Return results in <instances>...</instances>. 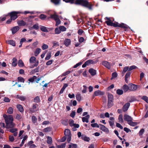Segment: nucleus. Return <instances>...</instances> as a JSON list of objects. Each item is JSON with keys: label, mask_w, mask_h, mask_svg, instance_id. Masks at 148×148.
Segmentation results:
<instances>
[{"label": "nucleus", "mask_w": 148, "mask_h": 148, "mask_svg": "<svg viewBox=\"0 0 148 148\" xmlns=\"http://www.w3.org/2000/svg\"><path fill=\"white\" fill-rule=\"evenodd\" d=\"M74 3L76 5H82L88 8L90 10L92 9V4L86 0H76Z\"/></svg>", "instance_id": "f257e3e1"}, {"label": "nucleus", "mask_w": 148, "mask_h": 148, "mask_svg": "<svg viewBox=\"0 0 148 148\" xmlns=\"http://www.w3.org/2000/svg\"><path fill=\"white\" fill-rule=\"evenodd\" d=\"M5 121L6 124L5 127L7 128H13L15 125V123L13 122V118L11 115H8Z\"/></svg>", "instance_id": "f03ea898"}, {"label": "nucleus", "mask_w": 148, "mask_h": 148, "mask_svg": "<svg viewBox=\"0 0 148 148\" xmlns=\"http://www.w3.org/2000/svg\"><path fill=\"white\" fill-rule=\"evenodd\" d=\"M123 118L124 120L127 121V123L130 126H134L137 125V123L133 122V118L127 114L124 115Z\"/></svg>", "instance_id": "7ed1b4c3"}, {"label": "nucleus", "mask_w": 148, "mask_h": 148, "mask_svg": "<svg viewBox=\"0 0 148 148\" xmlns=\"http://www.w3.org/2000/svg\"><path fill=\"white\" fill-rule=\"evenodd\" d=\"M20 13H23L20 12L13 11L9 13L8 15L10 16L11 20L14 21L17 18V15Z\"/></svg>", "instance_id": "20e7f679"}, {"label": "nucleus", "mask_w": 148, "mask_h": 148, "mask_svg": "<svg viewBox=\"0 0 148 148\" xmlns=\"http://www.w3.org/2000/svg\"><path fill=\"white\" fill-rule=\"evenodd\" d=\"M98 60H96L95 61H94L93 60H89L86 61L84 64L82 65V67L83 68H84L86 67L87 66H88L91 64H96L97 62H98Z\"/></svg>", "instance_id": "39448f33"}, {"label": "nucleus", "mask_w": 148, "mask_h": 148, "mask_svg": "<svg viewBox=\"0 0 148 148\" xmlns=\"http://www.w3.org/2000/svg\"><path fill=\"white\" fill-rule=\"evenodd\" d=\"M112 26H113L115 27H121L123 28L126 29H127L128 27V26L125 24L123 23L119 24L117 23H112Z\"/></svg>", "instance_id": "423d86ee"}, {"label": "nucleus", "mask_w": 148, "mask_h": 148, "mask_svg": "<svg viewBox=\"0 0 148 148\" xmlns=\"http://www.w3.org/2000/svg\"><path fill=\"white\" fill-rule=\"evenodd\" d=\"M50 18L54 19L56 21V26H58L60 23V21L59 20L58 16L56 14H54L51 15Z\"/></svg>", "instance_id": "0eeeda50"}, {"label": "nucleus", "mask_w": 148, "mask_h": 148, "mask_svg": "<svg viewBox=\"0 0 148 148\" xmlns=\"http://www.w3.org/2000/svg\"><path fill=\"white\" fill-rule=\"evenodd\" d=\"M29 62L31 64H33L35 63L34 65V66H37L39 63L38 60H36V58L34 56H32L29 59Z\"/></svg>", "instance_id": "6e6552de"}, {"label": "nucleus", "mask_w": 148, "mask_h": 148, "mask_svg": "<svg viewBox=\"0 0 148 148\" xmlns=\"http://www.w3.org/2000/svg\"><path fill=\"white\" fill-rule=\"evenodd\" d=\"M130 90L131 91H134L137 89V86L136 85L131 84L129 85Z\"/></svg>", "instance_id": "1a4fd4ad"}, {"label": "nucleus", "mask_w": 148, "mask_h": 148, "mask_svg": "<svg viewBox=\"0 0 148 148\" xmlns=\"http://www.w3.org/2000/svg\"><path fill=\"white\" fill-rule=\"evenodd\" d=\"M38 106V105L37 104H33L32 108L30 110V112L32 113H34L38 111V109L37 108Z\"/></svg>", "instance_id": "9d476101"}, {"label": "nucleus", "mask_w": 148, "mask_h": 148, "mask_svg": "<svg viewBox=\"0 0 148 148\" xmlns=\"http://www.w3.org/2000/svg\"><path fill=\"white\" fill-rule=\"evenodd\" d=\"M102 64L108 69H110V65L109 62L107 61H104L102 62Z\"/></svg>", "instance_id": "9b49d317"}, {"label": "nucleus", "mask_w": 148, "mask_h": 148, "mask_svg": "<svg viewBox=\"0 0 148 148\" xmlns=\"http://www.w3.org/2000/svg\"><path fill=\"white\" fill-rule=\"evenodd\" d=\"M17 23L19 26H24L28 25L27 23H26L24 21L22 20L18 21Z\"/></svg>", "instance_id": "f8f14e48"}, {"label": "nucleus", "mask_w": 148, "mask_h": 148, "mask_svg": "<svg viewBox=\"0 0 148 148\" xmlns=\"http://www.w3.org/2000/svg\"><path fill=\"white\" fill-rule=\"evenodd\" d=\"M19 27L18 26H16L13 27L11 29L12 34H15L19 30Z\"/></svg>", "instance_id": "ddd939ff"}, {"label": "nucleus", "mask_w": 148, "mask_h": 148, "mask_svg": "<svg viewBox=\"0 0 148 148\" xmlns=\"http://www.w3.org/2000/svg\"><path fill=\"white\" fill-rule=\"evenodd\" d=\"M99 127L100 129L102 131L106 132H108V130L104 125L102 124H99Z\"/></svg>", "instance_id": "4468645a"}, {"label": "nucleus", "mask_w": 148, "mask_h": 148, "mask_svg": "<svg viewBox=\"0 0 148 148\" xmlns=\"http://www.w3.org/2000/svg\"><path fill=\"white\" fill-rule=\"evenodd\" d=\"M88 72L92 76H94L96 74V71L92 68L90 69Z\"/></svg>", "instance_id": "2eb2a0df"}, {"label": "nucleus", "mask_w": 148, "mask_h": 148, "mask_svg": "<svg viewBox=\"0 0 148 148\" xmlns=\"http://www.w3.org/2000/svg\"><path fill=\"white\" fill-rule=\"evenodd\" d=\"M89 118V115H87L86 116L82 118V121L83 122H86L88 123V119Z\"/></svg>", "instance_id": "dca6fc26"}, {"label": "nucleus", "mask_w": 148, "mask_h": 148, "mask_svg": "<svg viewBox=\"0 0 148 148\" xmlns=\"http://www.w3.org/2000/svg\"><path fill=\"white\" fill-rule=\"evenodd\" d=\"M103 92H101L100 90H98L95 91L94 92V95L95 96H97L99 95H103L104 94Z\"/></svg>", "instance_id": "f3484780"}, {"label": "nucleus", "mask_w": 148, "mask_h": 148, "mask_svg": "<svg viewBox=\"0 0 148 148\" xmlns=\"http://www.w3.org/2000/svg\"><path fill=\"white\" fill-rule=\"evenodd\" d=\"M130 106V103H126L123 106V109L124 112L127 110L129 107Z\"/></svg>", "instance_id": "a211bd4d"}, {"label": "nucleus", "mask_w": 148, "mask_h": 148, "mask_svg": "<svg viewBox=\"0 0 148 148\" xmlns=\"http://www.w3.org/2000/svg\"><path fill=\"white\" fill-rule=\"evenodd\" d=\"M71 42V40L69 39H66L64 41V43L65 45L68 47L70 44Z\"/></svg>", "instance_id": "6ab92c4d"}, {"label": "nucleus", "mask_w": 148, "mask_h": 148, "mask_svg": "<svg viewBox=\"0 0 148 148\" xmlns=\"http://www.w3.org/2000/svg\"><path fill=\"white\" fill-rule=\"evenodd\" d=\"M6 42L7 43L13 46H15V42L12 40L6 41Z\"/></svg>", "instance_id": "aec40b11"}, {"label": "nucleus", "mask_w": 148, "mask_h": 148, "mask_svg": "<svg viewBox=\"0 0 148 148\" xmlns=\"http://www.w3.org/2000/svg\"><path fill=\"white\" fill-rule=\"evenodd\" d=\"M64 134L66 136H69L71 135V132L68 129L65 130L64 132Z\"/></svg>", "instance_id": "412c9836"}, {"label": "nucleus", "mask_w": 148, "mask_h": 148, "mask_svg": "<svg viewBox=\"0 0 148 148\" xmlns=\"http://www.w3.org/2000/svg\"><path fill=\"white\" fill-rule=\"evenodd\" d=\"M13 62L12 63V65L14 66H16L17 64V60L16 58H14L13 59Z\"/></svg>", "instance_id": "4be33fe9"}, {"label": "nucleus", "mask_w": 148, "mask_h": 148, "mask_svg": "<svg viewBox=\"0 0 148 148\" xmlns=\"http://www.w3.org/2000/svg\"><path fill=\"white\" fill-rule=\"evenodd\" d=\"M41 51V49L39 48H38L36 49V51L34 52V56H37V55L40 53Z\"/></svg>", "instance_id": "5701e85b"}, {"label": "nucleus", "mask_w": 148, "mask_h": 148, "mask_svg": "<svg viewBox=\"0 0 148 148\" xmlns=\"http://www.w3.org/2000/svg\"><path fill=\"white\" fill-rule=\"evenodd\" d=\"M106 18L108 20V21H106V23L109 26H112V22L111 21V20H110L109 18L108 17H106Z\"/></svg>", "instance_id": "b1692460"}, {"label": "nucleus", "mask_w": 148, "mask_h": 148, "mask_svg": "<svg viewBox=\"0 0 148 148\" xmlns=\"http://www.w3.org/2000/svg\"><path fill=\"white\" fill-rule=\"evenodd\" d=\"M40 30L42 32H48V30L47 29V28L45 26H40Z\"/></svg>", "instance_id": "393cba45"}, {"label": "nucleus", "mask_w": 148, "mask_h": 148, "mask_svg": "<svg viewBox=\"0 0 148 148\" xmlns=\"http://www.w3.org/2000/svg\"><path fill=\"white\" fill-rule=\"evenodd\" d=\"M17 108L18 110L21 112H23L24 111L23 108L22 106L21 105H18L17 106Z\"/></svg>", "instance_id": "a878e982"}, {"label": "nucleus", "mask_w": 148, "mask_h": 148, "mask_svg": "<svg viewBox=\"0 0 148 148\" xmlns=\"http://www.w3.org/2000/svg\"><path fill=\"white\" fill-rule=\"evenodd\" d=\"M118 120L119 122L120 123H123V116L122 114L119 115L118 117Z\"/></svg>", "instance_id": "bb28decb"}, {"label": "nucleus", "mask_w": 148, "mask_h": 148, "mask_svg": "<svg viewBox=\"0 0 148 148\" xmlns=\"http://www.w3.org/2000/svg\"><path fill=\"white\" fill-rule=\"evenodd\" d=\"M123 88L124 92H126L129 89L130 90V86L126 84L123 86Z\"/></svg>", "instance_id": "cd10ccee"}, {"label": "nucleus", "mask_w": 148, "mask_h": 148, "mask_svg": "<svg viewBox=\"0 0 148 148\" xmlns=\"http://www.w3.org/2000/svg\"><path fill=\"white\" fill-rule=\"evenodd\" d=\"M60 0H51V2L56 5H58L60 3Z\"/></svg>", "instance_id": "c85d7f7f"}, {"label": "nucleus", "mask_w": 148, "mask_h": 148, "mask_svg": "<svg viewBox=\"0 0 148 148\" xmlns=\"http://www.w3.org/2000/svg\"><path fill=\"white\" fill-rule=\"evenodd\" d=\"M66 145V143H63L60 145H57L56 146V148H65Z\"/></svg>", "instance_id": "c756f323"}, {"label": "nucleus", "mask_w": 148, "mask_h": 148, "mask_svg": "<svg viewBox=\"0 0 148 148\" xmlns=\"http://www.w3.org/2000/svg\"><path fill=\"white\" fill-rule=\"evenodd\" d=\"M52 142V138L51 137L48 136L47 138V143L48 144H51Z\"/></svg>", "instance_id": "7c9ffc66"}, {"label": "nucleus", "mask_w": 148, "mask_h": 148, "mask_svg": "<svg viewBox=\"0 0 148 148\" xmlns=\"http://www.w3.org/2000/svg\"><path fill=\"white\" fill-rule=\"evenodd\" d=\"M52 130V128L50 127H48L47 128H46L43 129V131L45 132H48L51 131Z\"/></svg>", "instance_id": "2f4dec72"}, {"label": "nucleus", "mask_w": 148, "mask_h": 148, "mask_svg": "<svg viewBox=\"0 0 148 148\" xmlns=\"http://www.w3.org/2000/svg\"><path fill=\"white\" fill-rule=\"evenodd\" d=\"M39 25L38 23H37L34 25L31 28L37 30L39 29Z\"/></svg>", "instance_id": "473e14b6"}, {"label": "nucleus", "mask_w": 148, "mask_h": 148, "mask_svg": "<svg viewBox=\"0 0 148 148\" xmlns=\"http://www.w3.org/2000/svg\"><path fill=\"white\" fill-rule=\"evenodd\" d=\"M51 57V53L50 52H49L47 53L46 56L45 58L46 60H48Z\"/></svg>", "instance_id": "72a5a7b5"}, {"label": "nucleus", "mask_w": 148, "mask_h": 148, "mask_svg": "<svg viewBox=\"0 0 148 148\" xmlns=\"http://www.w3.org/2000/svg\"><path fill=\"white\" fill-rule=\"evenodd\" d=\"M13 109L11 107H10L8 108L7 110L8 113L10 114H12L13 113Z\"/></svg>", "instance_id": "f704fd0d"}, {"label": "nucleus", "mask_w": 148, "mask_h": 148, "mask_svg": "<svg viewBox=\"0 0 148 148\" xmlns=\"http://www.w3.org/2000/svg\"><path fill=\"white\" fill-rule=\"evenodd\" d=\"M108 101H112L113 99V96L111 94H109L108 96Z\"/></svg>", "instance_id": "c9c22d12"}, {"label": "nucleus", "mask_w": 148, "mask_h": 148, "mask_svg": "<svg viewBox=\"0 0 148 148\" xmlns=\"http://www.w3.org/2000/svg\"><path fill=\"white\" fill-rule=\"evenodd\" d=\"M18 65L20 67H22L24 65V63L21 60H20L18 61Z\"/></svg>", "instance_id": "e433bc0d"}, {"label": "nucleus", "mask_w": 148, "mask_h": 148, "mask_svg": "<svg viewBox=\"0 0 148 148\" xmlns=\"http://www.w3.org/2000/svg\"><path fill=\"white\" fill-rule=\"evenodd\" d=\"M129 67L128 66H125L124 67L122 73L124 75L125 73L128 70L129 71Z\"/></svg>", "instance_id": "4c0bfd02"}, {"label": "nucleus", "mask_w": 148, "mask_h": 148, "mask_svg": "<svg viewBox=\"0 0 148 148\" xmlns=\"http://www.w3.org/2000/svg\"><path fill=\"white\" fill-rule=\"evenodd\" d=\"M141 99L145 101L147 103H148V97L147 96H144L141 97Z\"/></svg>", "instance_id": "58836bf2"}, {"label": "nucleus", "mask_w": 148, "mask_h": 148, "mask_svg": "<svg viewBox=\"0 0 148 148\" xmlns=\"http://www.w3.org/2000/svg\"><path fill=\"white\" fill-rule=\"evenodd\" d=\"M123 90L119 89H118L116 90V93L119 95H120L123 94Z\"/></svg>", "instance_id": "ea45409f"}, {"label": "nucleus", "mask_w": 148, "mask_h": 148, "mask_svg": "<svg viewBox=\"0 0 148 148\" xmlns=\"http://www.w3.org/2000/svg\"><path fill=\"white\" fill-rule=\"evenodd\" d=\"M66 3H69L71 4L74 3V0H62Z\"/></svg>", "instance_id": "a19ab883"}, {"label": "nucleus", "mask_w": 148, "mask_h": 148, "mask_svg": "<svg viewBox=\"0 0 148 148\" xmlns=\"http://www.w3.org/2000/svg\"><path fill=\"white\" fill-rule=\"evenodd\" d=\"M91 125L93 127H99V125L97 123H92L91 124Z\"/></svg>", "instance_id": "79ce46f5"}, {"label": "nucleus", "mask_w": 148, "mask_h": 148, "mask_svg": "<svg viewBox=\"0 0 148 148\" xmlns=\"http://www.w3.org/2000/svg\"><path fill=\"white\" fill-rule=\"evenodd\" d=\"M59 29L60 30V31H65L66 30V28L64 26H61L59 27Z\"/></svg>", "instance_id": "37998d69"}, {"label": "nucleus", "mask_w": 148, "mask_h": 148, "mask_svg": "<svg viewBox=\"0 0 148 148\" xmlns=\"http://www.w3.org/2000/svg\"><path fill=\"white\" fill-rule=\"evenodd\" d=\"M48 48V45L45 44H43L42 46V49L43 50H45Z\"/></svg>", "instance_id": "c03bdc74"}, {"label": "nucleus", "mask_w": 148, "mask_h": 148, "mask_svg": "<svg viewBox=\"0 0 148 148\" xmlns=\"http://www.w3.org/2000/svg\"><path fill=\"white\" fill-rule=\"evenodd\" d=\"M137 67L135 65H133L131 66H130L129 67V71H131L133 69H136L137 68Z\"/></svg>", "instance_id": "a18cd8bd"}, {"label": "nucleus", "mask_w": 148, "mask_h": 148, "mask_svg": "<svg viewBox=\"0 0 148 148\" xmlns=\"http://www.w3.org/2000/svg\"><path fill=\"white\" fill-rule=\"evenodd\" d=\"M40 18L42 20H44L47 17V16L46 15L43 14H41L40 16Z\"/></svg>", "instance_id": "49530a36"}, {"label": "nucleus", "mask_w": 148, "mask_h": 148, "mask_svg": "<svg viewBox=\"0 0 148 148\" xmlns=\"http://www.w3.org/2000/svg\"><path fill=\"white\" fill-rule=\"evenodd\" d=\"M18 97L19 99L22 101H24L25 99V97L23 96L18 95Z\"/></svg>", "instance_id": "de8ad7c7"}, {"label": "nucleus", "mask_w": 148, "mask_h": 148, "mask_svg": "<svg viewBox=\"0 0 148 148\" xmlns=\"http://www.w3.org/2000/svg\"><path fill=\"white\" fill-rule=\"evenodd\" d=\"M82 138L85 141H88L90 140V139L89 138L84 136H82Z\"/></svg>", "instance_id": "09e8293b"}, {"label": "nucleus", "mask_w": 148, "mask_h": 148, "mask_svg": "<svg viewBox=\"0 0 148 148\" xmlns=\"http://www.w3.org/2000/svg\"><path fill=\"white\" fill-rule=\"evenodd\" d=\"M76 97L77 100L78 101H80L81 100V96L80 94H77L76 95Z\"/></svg>", "instance_id": "8fccbe9b"}, {"label": "nucleus", "mask_w": 148, "mask_h": 148, "mask_svg": "<svg viewBox=\"0 0 148 148\" xmlns=\"http://www.w3.org/2000/svg\"><path fill=\"white\" fill-rule=\"evenodd\" d=\"M36 77L35 76H34L32 78H30L28 79V81L29 82H34L35 79H36Z\"/></svg>", "instance_id": "3c124183"}, {"label": "nucleus", "mask_w": 148, "mask_h": 148, "mask_svg": "<svg viewBox=\"0 0 148 148\" xmlns=\"http://www.w3.org/2000/svg\"><path fill=\"white\" fill-rule=\"evenodd\" d=\"M32 121L34 123H35L36 122L37 119L35 116H32Z\"/></svg>", "instance_id": "603ef678"}, {"label": "nucleus", "mask_w": 148, "mask_h": 148, "mask_svg": "<svg viewBox=\"0 0 148 148\" xmlns=\"http://www.w3.org/2000/svg\"><path fill=\"white\" fill-rule=\"evenodd\" d=\"M70 145V147H71L72 148H77V145L75 144L71 143Z\"/></svg>", "instance_id": "864d4df0"}, {"label": "nucleus", "mask_w": 148, "mask_h": 148, "mask_svg": "<svg viewBox=\"0 0 148 148\" xmlns=\"http://www.w3.org/2000/svg\"><path fill=\"white\" fill-rule=\"evenodd\" d=\"M34 101L36 103H38L40 101V98L38 97H36L34 99Z\"/></svg>", "instance_id": "5fc2aeb1"}, {"label": "nucleus", "mask_w": 148, "mask_h": 148, "mask_svg": "<svg viewBox=\"0 0 148 148\" xmlns=\"http://www.w3.org/2000/svg\"><path fill=\"white\" fill-rule=\"evenodd\" d=\"M55 31V34H60L61 32L60 30L59 29V28L58 29V28H56Z\"/></svg>", "instance_id": "6e6d98bb"}, {"label": "nucleus", "mask_w": 148, "mask_h": 148, "mask_svg": "<svg viewBox=\"0 0 148 148\" xmlns=\"http://www.w3.org/2000/svg\"><path fill=\"white\" fill-rule=\"evenodd\" d=\"M11 128L10 130V131L12 133H14L16 132L17 130V129L16 128Z\"/></svg>", "instance_id": "4d7b16f0"}, {"label": "nucleus", "mask_w": 148, "mask_h": 148, "mask_svg": "<svg viewBox=\"0 0 148 148\" xmlns=\"http://www.w3.org/2000/svg\"><path fill=\"white\" fill-rule=\"evenodd\" d=\"M71 71H66V72L63 73L62 74V75L63 76H65L68 75V74H69L71 72Z\"/></svg>", "instance_id": "13d9d810"}, {"label": "nucleus", "mask_w": 148, "mask_h": 148, "mask_svg": "<svg viewBox=\"0 0 148 148\" xmlns=\"http://www.w3.org/2000/svg\"><path fill=\"white\" fill-rule=\"evenodd\" d=\"M69 124L72 127L75 124L74 123V121L73 120H71L70 121Z\"/></svg>", "instance_id": "bf43d9fd"}, {"label": "nucleus", "mask_w": 148, "mask_h": 148, "mask_svg": "<svg viewBox=\"0 0 148 148\" xmlns=\"http://www.w3.org/2000/svg\"><path fill=\"white\" fill-rule=\"evenodd\" d=\"M18 80L19 82L24 83V79L22 77H18Z\"/></svg>", "instance_id": "052dcab7"}, {"label": "nucleus", "mask_w": 148, "mask_h": 148, "mask_svg": "<svg viewBox=\"0 0 148 148\" xmlns=\"http://www.w3.org/2000/svg\"><path fill=\"white\" fill-rule=\"evenodd\" d=\"M22 118V116H21L20 114H16V119L17 120H20Z\"/></svg>", "instance_id": "680f3d73"}, {"label": "nucleus", "mask_w": 148, "mask_h": 148, "mask_svg": "<svg viewBox=\"0 0 148 148\" xmlns=\"http://www.w3.org/2000/svg\"><path fill=\"white\" fill-rule=\"evenodd\" d=\"M144 132V130L143 129H141L140 131L139 132V136H141L143 134V133Z\"/></svg>", "instance_id": "e2e57ef3"}, {"label": "nucleus", "mask_w": 148, "mask_h": 148, "mask_svg": "<svg viewBox=\"0 0 148 148\" xmlns=\"http://www.w3.org/2000/svg\"><path fill=\"white\" fill-rule=\"evenodd\" d=\"M75 111H72L70 114V116L73 118H74L75 115Z\"/></svg>", "instance_id": "0e129e2a"}, {"label": "nucleus", "mask_w": 148, "mask_h": 148, "mask_svg": "<svg viewBox=\"0 0 148 148\" xmlns=\"http://www.w3.org/2000/svg\"><path fill=\"white\" fill-rule=\"evenodd\" d=\"M83 87L84 88L83 90L82 91V92L83 93H86V92L87 90V87L85 85H84Z\"/></svg>", "instance_id": "69168bd1"}, {"label": "nucleus", "mask_w": 148, "mask_h": 148, "mask_svg": "<svg viewBox=\"0 0 148 148\" xmlns=\"http://www.w3.org/2000/svg\"><path fill=\"white\" fill-rule=\"evenodd\" d=\"M112 77L111 78V79H112L113 78H115L117 76V74L116 72H114L112 74Z\"/></svg>", "instance_id": "338daca9"}, {"label": "nucleus", "mask_w": 148, "mask_h": 148, "mask_svg": "<svg viewBox=\"0 0 148 148\" xmlns=\"http://www.w3.org/2000/svg\"><path fill=\"white\" fill-rule=\"evenodd\" d=\"M10 140L11 142H13L14 140V138L12 135H11L9 137Z\"/></svg>", "instance_id": "774afa93"}]
</instances>
